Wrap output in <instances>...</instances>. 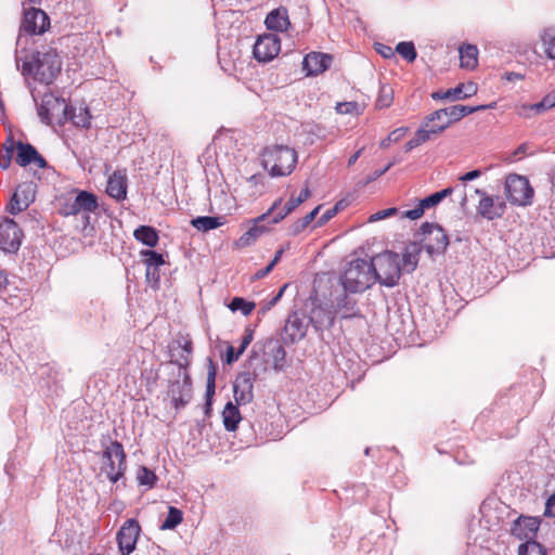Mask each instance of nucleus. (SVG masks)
<instances>
[{"label":"nucleus","mask_w":555,"mask_h":555,"mask_svg":"<svg viewBox=\"0 0 555 555\" xmlns=\"http://www.w3.org/2000/svg\"><path fill=\"white\" fill-rule=\"evenodd\" d=\"M310 196V191L308 188H305L300 191L297 197H291L289 201L284 205L283 208H278L275 212H273V217L269 223L275 224L283 220L287 215H289L293 210H295L300 204L307 201ZM281 207V205L279 206Z\"/></svg>","instance_id":"24"},{"label":"nucleus","mask_w":555,"mask_h":555,"mask_svg":"<svg viewBox=\"0 0 555 555\" xmlns=\"http://www.w3.org/2000/svg\"><path fill=\"white\" fill-rule=\"evenodd\" d=\"M35 199V185L31 182H25L17 185L10 205L9 212L16 215L25 210Z\"/></svg>","instance_id":"19"},{"label":"nucleus","mask_w":555,"mask_h":555,"mask_svg":"<svg viewBox=\"0 0 555 555\" xmlns=\"http://www.w3.org/2000/svg\"><path fill=\"white\" fill-rule=\"evenodd\" d=\"M544 516L545 517H555V493L552 494L545 503V509H544Z\"/></svg>","instance_id":"57"},{"label":"nucleus","mask_w":555,"mask_h":555,"mask_svg":"<svg viewBox=\"0 0 555 555\" xmlns=\"http://www.w3.org/2000/svg\"><path fill=\"white\" fill-rule=\"evenodd\" d=\"M266 354H268L273 362V369L275 371H282L286 362V351L284 347L274 340H269L266 345Z\"/></svg>","instance_id":"28"},{"label":"nucleus","mask_w":555,"mask_h":555,"mask_svg":"<svg viewBox=\"0 0 555 555\" xmlns=\"http://www.w3.org/2000/svg\"><path fill=\"white\" fill-rule=\"evenodd\" d=\"M296 163V152L284 145L268 146L261 155L263 168L274 178L291 175L295 169Z\"/></svg>","instance_id":"2"},{"label":"nucleus","mask_w":555,"mask_h":555,"mask_svg":"<svg viewBox=\"0 0 555 555\" xmlns=\"http://www.w3.org/2000/svg\"><path fill=\"white\" fill-rule=\"evenodd\" d=\"M533 193V189L526 177L516 173H512L506 177L505 195L512 205H531Z\"/></svg>","instance_id":"6"},{"label":"nucleus","mask_w":555,"mask_h":555,"mask_svg":"<svg viewBox=\"0 0 555 555\" xmlns=\"http://www.w3.org/2000/svg\"><path fill=\"white\" fill-rule=\"evenodd\" d=\"M106 193L117 201L125 199L127 194L126 176L120 172H114L108 178Z\"/></svg>","instance_id":"27"},{"label":"nucleus","mask_w":555,"mask_h":555,"mask_svg":"<svg viewBox=\"0 0 555 555\" xmlns=\"http://www.w3.org/2000/svg\"><path fill=\"white\" fill-rule=\"evenodd\" d=\"M5 151H7V157H3L0 162V166L3 169H7L11 164L12 154L14 152V140H12V139L9 140V145L5 146Z\"/></svg>","instance_id":"53"},{"label":"nucleus","mask_w":555,"mask_h":555,"mask_svg":"<svg viewBox=\"0 0 555 555\" xmlns=\"http://www.w3.org/2000/svg\"><path fill=\"white\" fill-rule=\"evenodd\" d=\"M336 112L339 114L360 115L362 108L357 102H343L336 105Z\"/></svg>","instance_id":"48"},{"label":"nucleus","mask_w":555,"mask_h":555,"mask_svg":"<svg viewBox=\"0 0 555 555\" xmlns=\"http://www.w3.org/2000/svg\"><path fill=\"white\" fill-rule=\"evenodd\" d=\"M517 555H547V551L538 541H529L519 544Z\"/></svg>","instance_id":"41"},{"label":"nucleus","mask_w":555,"mask_h":555,"mask_svg":"<svg viewBox=\"0 0 555 555\" xmlns=\"http://www.w3.org/2000/svg\"><path fill=\"white\" fill-rule=\"evenodd\" d=\"M15 150L17 152L15 160L21 167H26L30 164L36 165L38 168H46L48 166L46 159L31 144L17 141L14 142Z\"/></svg>","instance_id":"20"},{"label":"nucleus","mask_w":555,"mask_h":555,"mask_svg":"<svg viewBox=\"0 0 555 555\" xmlns=\"http://www.w3.org/2000/svg\"><path fill=\"white\" fill-rule=\"evenodd\" d=\"M408 131L406 127L397 128L391 131L387 138L380 141L382 149H387L391 142H398Z\"/></svg>","instance_id":"49"},{"label":"nucleus","mask_w":555,"mask_h":555,"mask_svg":"<svg viewBox=\"0 0 555 555\" xmlns=\"http://www.w3.org/2000/svg\"><path fill=\"white\" fill-rule=\"evenodd\" d=\"M268 29L275 31H285L291 25L287 10L283 7L271 11L264 21Z\"/></svg>","instance_id":"26"},{"label":"nucleus","mask_w":555,"mask_h":555,"mask_svg":"<svg viewBox=\"0 0 555 555\" xmlns=\"http://www.w3.org/2000/svg\"><path fill=\"white\" fill-rule=\"evenodd\" d=\"M477 92V86L474 82L459 85L455 88L447 90L450 101L463 100L474 95Z\"/></svg>","instance_id":"35"},{"label":"nucleus","mask_w":555,"mask_h":555,"mask_svg":"<svg viewBox=\"0 0 555 555\" xmlns=\"http://www.w3.org/2000/svg\"><path fill=\"white\" fill-rule=\"evenodd\" d=\"M397 214V208H387L379 210L369 217V222H375L383 219H386L388 217L395 216Z\"/></svg>","instance_id":"51"},{"label":"nucleus","mask_w":555,"mask_h":555,"mask_svg":"<svg viewBox=\"0 0 555 555\" xmlns=\"http://www.w3.org/2000/svg\"><path fill=\"white\" fill-rule=\"evenodd\" d=\"M450 126L446 125V119L441 117V119L434 118V112L429 115L425 116L420 128L428 131H434V133L428 132L429 141L437 138L444 130H447Z\"/></svg>","instance_id":"30"},{"label":"nucleus","mask_w":555,"mask_h":555,"mask_svg":"<svg viewBox=\"0 0 555 555\" xmlns=\"http://www.w3.org/2000/svg\"><path fill=\"white\" fill-rule=\"evenodd\" d=\"M541 40L546 56L555 60V27L546 28L541 35Z\"/></svg>","instance_id":"38"},{"label":"nucleus","mask_w":555,"mask_h":555,"mask_svg":"<svg viewBox=\"0 0 555 555\" xmlns=\"http://www.w3.org/2000/svg\"><path fill=\"white\" fill-rule=\"evenodd\" d=\"M103 472L112 482H117L126 470V454L118 441H112L103 452Z\"/></svg>","instance_id":"5"},{"label":"nucleus","mask_w":555,"mask_h":555,"mask_svg":"<svg viewBox=\"0 0 555 555\" xmlns=\"http://www.w3.org/2000/svg\"><path fill=\"white\" fill-rule=\"evenodd\" d=\"M141 256L144 258L146 266V279L150 280L152 268H159L163 266L165 263L164 257L162 254L152 249L142 250Z\"/></svg>","instance_id":"36"},{"label":"nucleus","mask_w":555,"mask_h":555,"mask_svg":"<svg viewBox=\"0 0 555 555\" xmlns=\"http://www.w3.org/2000/svg\"><path fill=\"white\" fill-rule=\"evenodd\" d=\"M216 367L214 365V362L209 360V370L207 375V383H206V413H209L210 406H211V400L212 396L215 395L216 389Z\"/></svg>","instance_id":"37"},{"label":"nucleus","mask_w":555,"mask_h":555,"mask_svg":"<svg viewBox=\"0 0 555 555\" xmlns=\"http://www.w3.org/2000/svg\"><path fill=\"white\" fill-rule=\"evenodd\" d=\"M338 211V205H335L333 208L327 209L318 220V225H323L328 222Z\"/></svg>","instance_id":"55"},{"label":"nucleus","mask_w":555,"mask_h":555,"mask_svg":"<svg viewBox=\"0 0 555 555\" xmlns=\"http://www.w3.org/2000/svg\"><path fill=\"white\" fill-rule=\"evenodd\" d=\"M140 532L141 527L135 519L130 518L124 522L116 535L121 555H129L135 550Z\"/></svg>","instance_id":"13"},{"label":"nucleus","mask_w":555,"mask_h":555,"mask_svg":"<svg viewBox=\"0 0 555 555\" xmlns=\"http://www.w3.org/2000/svg\"><path fill=\"white\" fill-rule=\"evenodd\" d=\"M540 522L538 517L521 515L513 521L511 534L525 542L537 541L535 537Z\"/></svg>","instance_id":"15"},{"label":"nucleus","mask_w":555,"mask_h":555,"mask_svg":"<svg viewBox=\"0 0 555 555\" xmlns=\"http://www.w3.org/2000/svg\"><path fill=\"white\" fill-rule=\"evenodd\" d=\"M396 51L408 62H414L417 53L414 43L411 41L399 42L396 47Z\"/></svg>","instance_id":"46"},{"label":"nucleus","mask_w":555,"mask_h":555,"mask_svg":"<svg viewBox=\"0 0 555 555\" xmlns=\"http://www.w3.org/2000/svg\"><path fill=\"white\" fill-rule=\"evenodd\" d=\"M240 358V354L237 353V351L234 349L233 346H228L227 348V353H225V362L228 364H232L233 362L237 361Z\"/></svg>","instance_id":"59"},{"label":"nucleus","mask_w":555,"mask_h":555,"mask_svg":"<svg viewBox=\"0 0 555 555\" xmlns=\"http://www.w3.org/2000/svg\"><path fill=\"white\" fill-rule=\"evenodd\" d=\"M62 61L55 48L44 46L36 51L31 61L24 62L23 75H33L44 85H50L60 74Z\"/></svg>","instance_id":"1"},{"label":"nucleus","mask_w":555,"mask_h":555,"mask_svg":"<svg viewBox=\"0 0 555 555\" xmlns=\"http://www.w3.org/2000/svg\"><path fill=\"white\" fill-rule=\"evenodd\" d=\"M319 210H320V206L315 207L313 210H311L309 214H307L300 220L302 221V223H305L308 227L314 220Z\"/></svg>","instance_id":"62"},{"label":"nucleus","mask_w":555,"mask_h":555,"mask_svg":"<svg viewBox=\"0 0 555 555\" xmlns=\"http://www.w3.org/2000/svg\"><path fill=\"white\" fill-rule=\"evenodd\" d=\"M282 204V199H276L272 206L268 209L267 212L254 219L253 227L247 230L237 241L236 245L241 248L247 247L256 242V240L261 236L263 233L269 231V227L264 225L263 222L268 220L270 217H273V212L276 211L279 206Z\"/></svg>","instance_id":"11"},{"label":"nucleus","mask_w":555,"mask_h":555,"mask_svg":"<svg viewBox=\"0 0 555 555\" xmlns=\"http://www.w3.org/2000/svg\"><path fill=\"white\" fill-rule=\"evenodd\" d=\"M332 61L330 54L311 52L304 57L302 67L308 76H317L325 72L331 66Z\"/></svg>","instance_id":"22"},{"label":"nucleus","mask_w":555,"mask_h":555,"mask_svg":"<svg viewBox=\"0 0 555 555\" xmlns=\"http://www.w3.org/2000/svg\"><path fill=\"white\" fill-rule=\"evenodd\" d=\"M424 211L425 208H423L422 204L418 203V205L415 208L406 210L404 212V216L411 220H416L423 216Z\"/></svg>","instance_id":"56"},{"label":"nucleus","mask_w":555,"mask_h":555,"mask_svg":"<svg viewBox=\"0 0 555 555\" xmlns=\"http://www.w3.org/2000/svg\"><path fill=\"white\" fill-rule=\"evenodd\" d=\"M307 332V323L305 319L297 312L292 313L284 326V339L289 343H295L305 337Z\"/></svg>","instance_id":"23"},{"label":"nucleus","mask_w":555,"mask_h":555,"mask_svg":"<svg viewBox=\"0 0 555 555\" xmlns=\"http://www.w3.org/2000/svg\"><path fill=\"white\" fill-rule=\"evenodd\" d=\"M306 228H307V225L305 223H302V221L300 219H298L289 228V233H291V235L295 236V235H298L299 233H301Z\"/></svg>","instance_id":"61"},{"label":"nucleus","mask_w":555,"mask_h":555,"mask_svg":"<svg viewBox=\"0 0 555 555\" xmlns=\"http://www.w3.org/2000/svg\"><path fill=\"white\" fill-rule=\"evenodd\" d=\"M341 284L350 293H361L374 284V274L370 261L356 259L348 263L343 276Z\"/></svg>","instance_id":"4"},{"label":"nucleus","mask_w":555,"mask_h":555,"mask_svg":"<svg viewBox=\"0 0 555 555\" xmlns=\"http://www.w3.org/2000/svg\"><path fill=\"white\" fill-rule=\"evenodd\" d=\"M183 520V513L177 507L169 506L168 514L164 522L160 525L162 530H171L180 525Z\"/></svg>","instance_id":"40"},{"label":"nucleus","mask_w":555,"mask_h":555,"mask_svg":"<svg viewBox=\"0 0 555 555\" xmlns=\"http://www.w3.org/2000/svg\"><path fill=\"white\" fill-rule=\"evenodd\" d=\"M178 377L181 379L175 380L168 391L177 410L184 408L192 398V382L188 371L179 370Z\"/></svg>","instance_id":"10"},{"label":"nucleus","mask_w":555,"mask_h":555,"mask_svg":"<svg viewBox=\"0 0 555 555\" xmlns=\"http://www.w3.org/2000/svg\"><path fill=\"white\" fill-rule=\"evenodd\" d=\"M375 50L385 59H391L392 56H395V51L392 50V48L384 43H376Z\"/></svg>","instance_id":"54"},{"label":"nucleus","mask_w":555,"mask_h":555,"mask_svg":"<svg viewBox=\"0 0 555 555\" xmlns=\"http://www.w3.org/2000/svg\"><path fill=\"white\" fill-rule=\"evenodd\" d=\"M481 175H482L481 170L475 169V170L468 171L465 175L461 176L460 181L465 183L467 181H472V180L479 178Z\"/></svg>","instance_id":"60"},{"label":"nucleus","mask_w":555,"mask_h":555,"mask_svg":"<svg viewBox=\"0 0 555 555\" xmlns=\"http://www.w3.org/2000/svg\"><path fill=\"white\" fill-rule=\"evenodd\" d=\"M222 418L224 428L228 431H235L237 429V425L241 422V413L236 405L232 402H228L222 411Z\"/></svg>","instance_id":"32"},{"label":"nucleus","mask_w":555,"mask_h":555,"mask_svg":"<svg viewBox=\"0 0 555 555\" xmlns=\"http://www.w3.org/2000/svg\"><path fill=\"white\" fill-rule=\"evenodd\" d=\"M231 311H241L244 315H249L255 309L256 305L253 301H247L242 297H234L228 305Z\"/></svg>","instance_id":"43"},{"label":"nucleus","mask_w":555,"mask_h":555,"mask_svg":"<svg viewBox=\"0 0 555 555\" xmlns=\"http://www.w3.org/2000/svg\"><path fill=\"white\" fill-rule=\"evenodd\" d=\"M254 377L250 372H242L237 375L234 385V398L237 405H244L251 402L254 398Z\"/></svg>","instance_id":"21"},{"label":"nucleus","mask_w":555,"mask_h":555,"mask_svg":"<svg viewBox=\"0 0 555 555\" xmlns=\"http://www.w3.org/2000/svg\"><path fill=\"white\" fill-rule=\"evenodd\" d=\"M38 115L42 122L50 125L53 119L61 121L67 119L69 106L65 100L52 93H44L37 106Z\"/></svg>","instance_id":"8"},{"label":"nucleus","mask_w":555,"mask_h":555,"mask_svg":"<svg viewBox=\"0 0 555 555\" xmlns=\"http://www.w3.org/2000/svg\"><path fill=\"white\" fill-rule=\"evenodd\" d=\"M137 479L140 485L147 486L149 488H152V487H154L157 477L153 470L149 469L147 467L142 466L138 470Z\"/></svg>","instance_id":"47"},{"label":"nucleus","mask_w":555,"mask_h":555,"mask_svg":"<svg viewBox=\"0 0 555 555\" xmlns=\"http://www.w3.org/2000/svg\"><path fill=\"white\" fill-rule=\"evenodd\" d=\"M67 118L72 119L75 126L81 128H88L91 124V114L89 108L82 105L74 108L69 107V115Z\"/></svg>","instance_id":"34"},{"label":"nucleus","mask_w":555,"mask_h":555,"mask_svg":"<svg viewBox=\"0 0 555 555\" xmlns=\"http://www.w3.org/2000/svg\"><path fill=\"white\" fill-rule=\"evenodd\" d=\"M424 248L430 255L443 254L449 245V237L444 230L436 223L425 222L421 227Z\"/></svg>","instance_id":"9"},{"label":"nucleus","mask_w":555,"mask_h":555,"mask_svg":"<svg viewBox=\"0 0 555 555\" xmlns=\"http://www.w3.org/2000/svg\"><path fill=\"white\" fill-rule=\"evenodd\" d=\"M460 64L461 67L473 69L478 64V50L475 46L466 44L460 48Z\"/></svg>","instance_id":"33"},{"label":"nucleus","mask_w":555,"mask_h":555,"mask_svg":"<svg viewBox=\"0 0 555 555\" xmlns=\"http://www.w3.org/2000/svg\"><path fill=\"white\" fill-rule=\"evenodd\" d=\"M441 202L440 199V195H438V193H433L431 195L423 198L420 201V203L422 204V207L425 208V209H428V208H431V207H435L437 206L439 203Z\"/></svg>","instance_id":"52"},{"label":"nucleus","mask_w":555,"mask_h":555,"mask_svg":"<svg viewBox=\"0 0 555 555\" xmlns=\"http://www.w3.org/2000/svg\"><path fill=\"white\" fill-rule=\"evenodd\" d=\"M553 107H555V93L545 95L539 103L524 106L525 109L534 111L537 114H541Z\"/></svg>","instance_id":"45"},{"label":"nucleus","mask_w":555,"mask_h":555,"mask_svg":"<svg viewBox=\"0 0 555 555\" xmlns=\"http://www.w3.org/2000/svg\"><path fill=\"white\" fill-rule=\"evenodd\" d=\"M98 197L88 191H79L74 198H67L60 208V214L64 217L86 214V221L89 222V214L98 209Z\"/></svg>","instance_id":"7"},{"label":"nucleus","mask_w":555,"mask_h":555,"mask_svg":"<svg viewBox=\"0 0 555 555\" xmlns=\"http://www.w3.org/2000/svg\"><path fill=\"white\" fill-rule=\"evenodd\" d=\"M428 132L430 133H434V131H428V130H424V129H421L418 128L414 134V137L409 140L405 145H404V151L406 153L411 152L413 149L426 143L429 141V137H428Z\"/></svg>","instance_id":"44"},{"label":"nucleus","mask_w":555,"mask_h":555,"mask_svg":"<svg viewBox=\"0 0 555 555\" xmlns=\"http://www.w3.org/2000/svg\"><path fill=\"white\" fill-rule=\"evenodd\" d=\"M23 232L12 219H5L0 223V248L4 253L15 254L22 244Z\"/></svg>","instance_id":"12"},{"label":"nucleus","mask_w":555,"mask_h":555,"mask_svg":"<svg viewBox=\"0 0 555 555\" xmlns=\"http://www.w3.org/2000/svg\"><path fill=\"white\" fill-rule=\"evenodd\" d=\"M492 107V105H477V106H469V105H462L456 104L452 105L446 108H440L434 112V118L436 119H446V125L451 126L453 122L461 120L463 117L473 114L478 111H483L487 108Z\"/></svg>","instance_id":"17"},{"label":"nucleus","mask_w":555,"mask_h":555,"mask_svg":"<svg viewBox=\"0 0 555 555\" xmlns=\"http://www.w3.org/2000/svg\"><path fill=\"white\" fill-rule=\"evenodd\" d=\"M475 193L480 195V201L477 206V212L485 219L492 221L501 218L505 210V202L499 196H490L485 191L476 189Z\"/></svg>","instance_id":"14"},{"label":"nucleus","mask_w":555,"mask_h":555,"mask_svg":"<svg viewBox=\"0 0 555 555\" xmlns=\"http://www.w3.org/2000/svg\"><path fill=\"white\" fill-rule=\"evenodd\" d=\"M285 250H286V247H281L275 251L273 259L269 263L272 268H274L280 262Z\"/></svg>","instance_id":"64"},{"label":"nucleus","mask_w":555,"mask_h":555,"mask_svg":"<svg viewBox=\"0 0 555 555\" xmlns=\"http://www.w3.org/2000/svg\"><path fill=\"white\" fill-rule=\"evenodd\" d=\"M393 102V90L390 86L382 85L375 102V107L378 109L389 107Z\"/></svg>","instance_id":"42"},{"label":"nucleus","mask_w":555,"mask_h":555,"mask_svg":"<svg viewBox=\"0 0 555 555\" xmlns=\"http://www.w3.org/2000/svg\"><path fill=\"white\" fill-rule=\"evenodd\" d=\"M286 287H287L286 284L283 285V287L279 291V293L270 301L267 302V309H271L273 306H275L278 304V301L283 296V293Z\"/></svg>","instance_id":"63"},{"label":"nucleus","mask_w":555,"mask_h":555,"mask_svg":"<svg viewBox=\"0 0 555 555\" xmlns=\"http://www.w3.org/2000/svg\"><path fill=\"white\" fill-rule=\"evenodd\" d=\"M245 188L250 197L259 196L263 193L264 182L262 175H253L246 179Z\"/></svg>","instance_id":"39"},{"label":"nucleus","mask_w":555,"mask_h":555,"mask_svg":"<svg viewBox=\"0 0 555 555\" xmlns=\"http://www.w3.org/2000/svg\"><path fill=\"white\" fill-rule=\"evenodd\" d=\"M422 248L423 247L416 242H411L405 246L402 255V263L400 262L401 272L411 273L416 269Z\"/></svg>","instance_id":"25"},{"label":"nucleus","mask_w":555,"mask_h":555,"mask_svg":"<svg viewBox=\"0 0 555 555\" xmlns=\"http://www.w3.org/2000/svg\"><path fill=\"white\" fill-rule=\"evenodd\" d=\"M182 349L185 354H181L180 359L176 362L179 366V370H186L190 365V356L192 353V341L186 340L184 341Z\"/></svg>","instance_id":"50"},{"label":"nucleus","mask_w":555,"mask_h":555,"mask_svg":"<svg viewBox=\"0 0 555 555\" xmlns=\"http://www.w3.org/2000/svg\"><path fill=\"white\" fill-rule=\"evenodd\" d=\"M251 340H253V332L247 331L246 334L242 338L238 349L236 350L240 356L246 350V348L251 343Z\"/></svg>","instance_id":"58"},{"label":"nucleus","mask_w":555,"mask_h":555,"mask_svg":"<svg viewBox=\"0 0 555 555\" xmlns=\"http://www.w3.org/2000/svg\"><path fill=\"white\" fill-rule=\"evenodd\" d=\"M50 26V18L41 9L31 8L26 10L22 23V29L29 34H42Z\"/></svg>","instance_id":"18"},{"label":"nucleus","mask_w":555,"mask_h":555,"mask_svg":"<svg viewBox=\"0 0 555 555\" xmlns=\"http://www.w3.org/2000/svg\"><path fill=\"white\" fill-rule=\"evenodd\" d=\"M370 266L374 274V283L378 282L386 287L399 284L402 273L399 254L390 250L377 254L370 260Z\"/></svg>","instance_id":"3"},{"label":"nucleus","mask_w":555,"mask_h":555,"mask_svg":"<svg viewBox=\"0 0 555 555\" xmlns=\"http://www.w3.org/2000/svg\"><path fill=\"white\" fill-rule=\"evenodd\" d=\"M281 50L280 39L275 35H264L259 37L254 44V56L259 62H269L273 60Z\"/></svg>","instance_id":"16"},{"label":"nucleus","mask_w":555,"mask_h":555,"mask_svg":"<svg viewBox=\"0 0 555 555\" xmlns=\"http://www.w3.org/2000/svg\"><path fill=\"white\" fill-rule=\"evenodd\" d=\"M225 218L222 216H201L191 220V224L198 231L207 232L224 224Z\"/></svg>","instance_id":"31"},{"label":"nucleus","mask_w":555,"mask_h":555,"mask_svg":"<svg viewBox=\"0 0 555 555\" xmlns=\"http://www.w3.org/2000/svg\"><path fill=\"white\" fill-rule=\"evenodd\" d=\"M133 236L138 242L151 248L155 247L159 241L158 232L150 225L138 227L133 232Z\"/></svg>","instance_id":"29"}]
</instances>
